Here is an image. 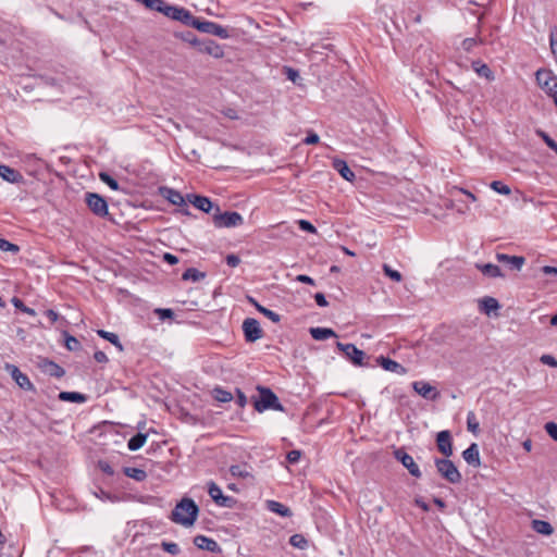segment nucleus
Wrapping results in <instances>:
<instances>
[{"mask_svg": "<svg viewBox=\"0 0 557 557\" xmlns=\"http://www.w3.org/2000/svg\"><path fill=\"white\" fill-rule=\"evenodd\" d=\"M189 201L197 209H199L203 212H207V213L211 212V210L213 209V203L211 202V200L203 196L193 195V196H190Z\"/></svg>", "mask_w": 557, "mask_h": 557, "instance_id": "4be33fe9", "label": "nucleus"}, {"mask_svg": "<svg viewBox=\"0 0 557 557\" xmlns=\"http://www.w3.org/2000/svg\"><path fill=\"white\" fill-rule=\"evenodd\" d=\"M97 334L103 339H107L111 344H113L120 351L123 350V345L121 344L119 336L115 333H111L104 330H98Z\"/></svg>", "mask_w": 557, "mask_h": 557, "instance_id": "2f4dec72", "label": "nucleus"}, {"mask_svg": "<svg viewBox=\"0 0 557 557\" xmlns=\"http://www.w3.org/2000/svg\"><path fill=\"white\" fill-rule=\"evenodd\" d=\"M65 346L71 351L78 350L81 348V343L74 336L67 335L65 337Z\"/></svg>", "mask_w": 557, "mask_h": 557, "instance_id": "3c124183", "label": "nucleus"}, {"mask_svg": "<svg viewBox=\"0 0 557 557\" xmlns=\"http://www.w3.org/2000/svg\"><path fill=\"white\" fill-rule=\"evenodd\" d=\"M156 313L160 317V319H170L174 314L171 309H156Z\"/></svg>", "mask_w": 557, "mask_h": 557, "instance_id": "bf43d9fd", "label": "nucleus"}, {"mask_svg": "<svg viewBox=\"0 0 557 557\" xmlns=\"http://www.w3.org/2000/svg\"><path fill=\"white\" fill-rule=\"evenodd\" d=\"M438 474L451 484L461 482V473L449 458H435L434 460Z\"/></svg>", "mask_w": 557, "mask_h": 557, "instance_id": "f03ea898", "label": "nucleus"}, {"mask_svg": "<svg viewBox=\"0 0 557 557\" xmlns=\"http://www.w3.org/2000/svg\"><path fill=\"white\" fill-rule=\"evenodd\" d=\"M542 271L546 275L557 276V268H555V267L545 265V267L542 268Z\"/></svg>", "mask_w": 557, "mask_h": 557, "instance_id": "69168bd1", "label": "nucleus"}, {"mask_svg": "<svg viewBox=\"0 0 557 557\" xmlns=\"http://www.w3.org/2000/svg\"><path fill=\"white\" fill-rule=\"evenodd\" d=\"M297 223L301 231L309 232V233L317 232V228L307 220H299Z\"/></svg>", "mask_w": 557, "mask_h": 557, "instance_id": "6e6d98bb", "label": "nucleus"}, {"mask_svg": "<svg viewBox=\"0 0 557 557\" xmlns=\"http://www.w3.org/2000/svg\"><path fill=\"white\" fill-rule=\"evenodd\" d=\"M0 250L16 253L18 252L20 248L15 244H12L7 239L0 238Z\"/></svg>", "mask_w": 557, "mask_h": 557, "instance_id": "09e8293b", "label": "nucleus"}, {"mask_svg": "<svg viewBox=\"0 0 557 557\" xmlns=\"http://www.w3.org/2000/svg\"><path fill=\"white\" fill-rule=\"evenodd\" d=\"M196 29L206 33L211 34L214 36H218L220 38L226 39L230 37L228 30L224 28L223 26L210 22V21H200L196 25Z\"/></svg>", "mask_w": 557, "mask_h": 557, "instance_id": "9b49d317", "label": "nucleus"}, {"mask_svg": "<svg viewBox=\"0 0 557 557\" xmlns=\"http://www.w3.org/2000/svg\"><path fill=\"white\" fill-rule=\"evenodd\" d=\"M249 301L256 307V309L262 313L264 317H267L268 319H270L272 322L274 323H277L280 322L281 320V317L280 314H277L276 312L261 306L260 304H258L255 299L250 298Z\"/></svg>", "mask_w": 557, "mask_h": 557, "instance_id": "bb28decb", "label": "nucleus"}, {"mask_svg": "<svg viewBox=\"0 0 557 557\" xmlns=\"http://www.w3.org/2000/svg\"><path fill=\"white\" fill-rule=\"evenodd\" d=\"M208 493L213 502L221 507L231 508L235 504V499L233 497L223 495L220 486L213 481L208 483Z\"/></svg>", "mask_w": 557, "mask_h": 557, "instance_id": "6e6552de", "label": "nucleus"}, {"mask_svg": "<svg viewBox=\"0 0 557 557\" xmlns=\"http://www.w3.org/2000/svg\"><path fill=\"white\" fill-rule=\"evenodd\" d=\"M536 135L543 139V141L557 153V143L549 137L547 133L542 129L536 131Z\"/></svg>", "mask_w": 557, "mask_h": 557, "instance_id": "c03bdc74", "label": "nucleus"}, {"mask_svg": "<svg viewBox=\"0 0 557 557\" xmlns=\"http://www.w3.org/2000/svg\"><path fill=\"white\" fill-rule=\"evenodd\" d=\"M163 260L165 262H168L169 264H171V265L176 264L178 262L177 257L172 255V253H164L163 255Z\"/></svg>", "mask_w": 557, "mask_h": 557, "instance_id": "e2e57ef3", "label": "nucleus"}, {"mask_svg": "<svg viewBox=\"0 0 557 557\" xmlns=\"http://www.w3.org/2000/svg\"><path fill=\"white\" fill-rule=\"evenodd\" d=\"M176 21L182 22L187 26H193L196 28L199 18L195 17L188 10L182 8L181 13L176 16Z\"/></svg>", "mask_w": 557, "mask_h": 557, "instance_id": "c85d7f7f", "label": "nucleus"}, {"mask_svg": "<svg viewBox=\"0 0 557 557\" xmlns=\"http://www.w3.org/2000/svg\"><path fill=\"white\" fill-rule=\"evenodd\" d=\"M319 136L315 133H309V135L304 139V144L306 145H314L319 143Z\"/></svg>", "mask_w": 557, "mask_h": 557, "instance_id": "052dcab7", "label": "nucleus"}, {"mask_svg": "<svg viewBox=\"0 0 557 557\" xmlns=\"http://www.w3.org/2000/svg\"><path fill=\"white\" fill-rule=\"evenodd\" d=\"M383 272L386 276H388L394 282H400L403 280V275L397 270L392 269L388 264H383Z\"/></svg>", "mask_w": 557, "mask_h": 557, "instance_id": "a19ab883", "label": "nucleus"}, {"mask_svg": "<svg viewBox=\"0 0 557 557\" xmlns=\"http://www.w3.org/2000/svg\"><path fill=\"white\" fill-rule=\"evenodd\" d=\"M249 469L250 468L246 463L233 465L230 467V473L234 478L248 479V478H252Z\"/></svg>", "mask_w": 557, "mask_h": 557, "instance_id": "393cba45", "label": "nucleus"}, {"mask_svg": "<svg viewBox=\"0 0 557 557\" xmlns=\"http://www.w3.org/2000/svg\"><path fill=\"white\" fill-rule=\"evenodd\" d=\"M301 457L300 450H290L287 453L286 459L289 463H296Z\"/></svg>", "mask_w": 557, "mask_h": 557, "instance_id": "4d7b16f0", "label": "nucleus"}, {"mask_svg": "<svg viewBox=\"0 0 557 557\" xmlns=\"http://www.w3.org/2000/svg\"><path fill=\"white\" fill-rule=\"evenodd\" d=\"M498 262L507 264L510 269L520 271L525 263V258L521 256H509L506 253L497 252L495 256Z\"/></svg>", "mask_w": 557, "mask_h": 557, "instance_id": "ddd939ff", "label": "nucleus"}, {"mask_svg": "<svg viewBox=\"0 0 557 557\" xmlns=\"http://www.w3.org/2000/svg\"><path fill=\"white\" fill-rule=\"evenodd\" d=\"M85 201L94 214L98 216H104L108 214V203L100 195L95 193H87L85 196Z\"/></svg>", "mask_w": 557, "mask_h": 557, "instance_id": "39448f33", "label": "nucleus"}, {"mask_svg": "<svg viewBox=\"0 0 557 557\" xmlns=\"http://www.w3.org/2000/svg\"><path fill=\"white\" fill-rule=\"evenodd\" d=\"M99 177L111 189H113V190H119L120 189L119 183L112 176H110L108 173L101 172L99 174Z\"/></svg>", "mask_w": 557, "mask_h": 557, "instance_id": "a18cd8bd", "label": "nucleus"}, {"mask_svg": "<svg viewBox=\"0 0 557 557\" xmlns=\"http://www.w3.org/2000/svg\"><path fill=\"white\" fill-rule=\"evenodd\" d=\"M161 546L166 553L171 555H178L181 552L178 545L174 542H162Z\"/></svg>", "mask_w": 557, "mask_h": 557, "instance_id": "8fccbe9b", "label": "nucleus"}, {"mask_svg": "<svg viewBox=\"0 0 557 557\" xmlns=\"http://www.w3.org/2000/svg\"><path fill=\"white\" fill-rule=\"evenodd\" d=\"M259 399L255 403V408L259 412L268 409L283 410L282 405L278 401L277 396L269 388L259 387Z\"/></svg>", "mask_w": 557, "mask_h": 557, "instance_id": "7ed1b4c3", "label": "nucleus"}, {"mask_svg": "<svg viewBox=\"0 0 557 557\" xmlns=\"http://www.w3.org/2000/svg\"><path fill=\"white\" fill-rule=\"evenodd\" d=\"M290 545L297 548H305L307 546V540L301 534H294L289 539Z\"/></svg>", "mask_w": 557, "mask_h": 557, "instance_id": "49530a36", "label": "nucleus"}, {"mask_svg": "<svg viewBox=\"0 0 557 557\" xmlns=\"http://www.w3.org/2000/svg\"><path fill=\"white\" fill-rule=\"evenodd\" d=\"M45 313H46L47 318L51 321V323L57 322L59 314L54 310L49 309Z\"/></svg>", "mask_w": 557, "mask_h": 557, "instance_id": "338daca9", "label": "nucleus"}, {"mask_svg": "<svg viewBox=\"0 0 557 557\" xmlns=\"http://www.w3.org/2000/svg\"><path fill=\"white\" fill-rule=\"evenodd\" d=\"M498 308H499V304H498L497 299H495L493 297H484L481 300V309L485 313H490L494 310H497Z\"/></svg>", "mask_w": 557, "mask_h": 557, "instance_id": "72a5a7b5", "label": "nucleus"}, {"mask_svg": "<svg viewBox=\"0 0 557 557\" xmlns=\"http://www.w3.org/2000/svg\"><path fill=\"white\" fill-rule=\"evenodd\" d=\"M475 268L479 271H481L484 276H487V277H491V278H496V277H503L504 276L500 268L498 265H496V264H493V263H485V264L476 263Z\"/></svg>", "mask_w": 557, "mask_h": 557, "instance_id": "a211bd4d", "label": "nucleus"}, {"mask_svg": "<svg viewBox=\"0 0 557 557\" xmlns=\"http://www.w3.org/2000/svg\"><path fill=\"white\" fill-rule=\"evenodd\" d=\"M472 66L479 75L484 76L486 78L492 77V71L490 70V67L486 64H483V63L476 61V62L472 63Z\"/></svg>", "mask_w": 557, "mask_h": 557, "instance_id": "e433bc0d", "label": "nucleus"}, {"mask_svg": "<svg viewBox=\"0 0 557 557\" xmlns=\"http://www.w3.org/2000/svg\"><path fill=\"white\" fill-rule=\"evenodd\" d=\"M550 81V85L544 87V90L554 99V102L557 103V77H548Z\"/></svg>", "mask_w": 557, "mask_h": 557, "instance_id": "79ce46f5", "label": "nucleus"}, {"mask_svg": "<svg viewBox=\"0 0 557 557\" xmlns=\"http://www.w3.org/2000/svg\"><path fill=\"white\" fill-rule=\"evenodd\" d=\"M225 260H226L227 265H230L232 268H235L240 263L239 257L236 255H233V253L227 255Z\"/></svg>", "mask_w": 557, "mask_h": 557, "instance_id": "13d9d810", "label": "nucleus"}, {"mask_svg": "<svg viewBox=\"0 0 557 557\" xmlns=\"http://www.w3.org/2000/svg\"><path fill=\"white\" fill-rule=\"evenodd\" d=\"M94 358L99 363H104V362L108 361L107 355L103 351H100V350L95 352Z\"/></svg>", "mask_w": 557, "mask_h": 557, "instance_id": "680f3d73", "label": "nucleus"}, {"mask_svg": "<svg viewBox=\"0 0 557 557\" xmlns=\"http://www.w3.org/2000/svg\"><path fill=\"white\" fill-rule=\"evenodd\" d=\"M377 364H380L385 371L394 372L399 375H405L407 373V369L398 363L395 360H392L387 357L380 356L376 358Z\"/></svg>", "mask_w": 557, "mask_h": 557, "instance_id": "4468645a", "label": "nucleus"}, {"mask_svg": "<svg viewBox=\"0 0 557 557\" xmlns=\"http://www.w3.org/2000/svg\"><path fill=\"white\" fill-rule=\"evenodd\" d=\"M243 332L245 339L248 343H255L263 336V331L260 327V323L253 318H247L244 320Z\"/></svg>", "mask_w": 557, "mask_h": 557, "instance_id": "423d86ee", "label": "nucleus"}, {"mask_svg": "<svg viewBox=\"0 0 557 557\" xmlns=\"http://www.w3.org/2000/svg\"><path fill=\"white\" fill-rule=\"evenodd\" d=\"M198 515V507L193 499L183 498L173 509L171 519L177 524L190 527Z\"/></svg>", "mask_w": 557, "mask_h": 557, "instance_id": "f257e3e1", "label": "nucleus"}, {"mask_svg": "<svg viewBox=\"0 0 557 557\" xmlns=\"http://www.w3.org/2000/svg\"><path fill=\"white\" fill-rule=\"evenodd\" d=\"M465 461L473 467H480V450L475 443H472L467 449L462 451Z\"/></svg>", "mask_w": 557, "mask_h": 557, "instance_id": "dca6fc26", "label": "nucleus"}, {"mask_svg": "<svg viewBox=\"0 0 557 557\" xmlns=\"http://www.w3.org/2000/svg\"><path fill=\"white\" fill-rule=\"evenodd\" d=\"M161 195L169 200L172 205L182 206L185 203L182 194L175 189L163 187L160 189Z\"/></svg>", "mask_w": 557, "mask_h": 557, "instance_id": "aec40b11", "label": "nucleus"}, {"mask_svg": "<svg viewBox=\"0 0 557 557\" xmlns=\"http://www.w3.org/2000/svg\"><path fill=\"white\" fill-rule=\"evenodd\" d=\"M544 429L545 431L547 432V434L554 440L557 442V423L555 422H547L545 425H544Z\"/></svg>", "mask_w": 557, "mask_h": 557, "instance_id": "864d4df0", "label": "nucleus"}, {"mask_svg": "<svg viewBox=\"0 0 557 557\" xmlns=\"http://www.w3.org/2000/svg\"><path fill=\"white\" fill-rule=\"evenodd\" d=\"M12 304H13V306L16 309L21 310L22 312L27 313V314H29L32 317L36 315L35 310L29 308V307H27V306H25L24 302L20 298L13 297L12 298Z\"/></svg>", "mask_w": 557, "mask_h": 557, "instance_id": "37998d69", "label": "nucleus"}, {"mask_svg": "<svg viewBox=\"0 0 557 557\" xmlns=\"http://www.w3.org/2000/svg\"><path fill=\"white\" fill-rule=\"evenodd\" d=\"M479 422L476 420V417L474 412L469 411L467 414V428L468 431H470L473 434H476L479 432Z\"/></svg>", "mask_w": 557, "mask_h": 557, "instance_id": "f704fd0d", "label": "nucleus"}, {"mask_svg": "<svg viewBox=\"0 0 557 557\" xmlns=\"http://www.w3.org/2000/svg\"><path fill=\"white\" fill-rule=\"evenodd\" d=\"M267 508L270 511L275 512L282 517H290L292 516V511L288 507H286L282 503L275 502V500H269L267 503Z\"/></svg>", "mask_w": 557, "mask_h": 557, "instance_id": "a878e982", "label": "nucleus"}, {"mask_svg": "<svg viewBox=\"0 0 557 557\" xmlns=\"http://www.w3.org/2000/svg\"><path fill=\"white\" fill-rule=\"evenodd\" d=\"M370 357L364 351L350 344V362L359 367H370Z\"/></svg>", "mask_w": 557, "mask_h": 557, "instance_id": "f3484780", "label": "nucleus"}, {"mask_svg": "<svg viewBox=\"0 0 557 557\" xmlns=\"http://www.w3.org/2000/svg\"><path fill=\"white\" fill-rule=\"evenodd\" d=\"M147 441V435L144 433H137L132 438H129L127 443V447L129 450L135 451L144 446Z\"/></svg>", "mask_w": 557, "mask_h": 557, "instance_id": "c756f323", "label": "nucleus"}, {"mask_svg": "<svg viewBox=\"0 0 557 557\" xmlns=\"http://www.w3.org/2000/svg\"><path fill=\"white\" fill-rule=\"evenodd\" d=\"M531 525L536 533L542 535L549 536L554 532L552 524L545 520L534 519L532 520Z\"/></svg>", "mask_w": 557, "mask_h": 557, "instance_id": "b1692460", "label": "nucleus"}, {"mask_svg": "<svg viewBox=\"0 0 557 557\" xmlns=\"http://www.w3.org/2000/svg\"><path fill=\"white\" fill-rule=\"evenodd\" d=\"M310 334L317 341H324L329 337L335 336L334 331L326 327H311Z\"/></svg>", "mask_w": 557, "mask_h": 557, "instance_id": "cd10ccee", "label": "nucleus"}, {"mask_svg": "<svg viewBox=\"0 0 557 557\" xmlns=\"http://www.w3.org/2000/svg\"><path fill=\"white\" fill-rule=\"evenodd\" d=\"M436 446L438 451L446 458L453 456V438L448 430H444L436 435Z\"/></svg>", "mask_w": 557, "mask_h": 557, "instance_id": "9d476101", "label": "nucleus"}, {"mask_svg": "<svg viewBox=\"0 0 557 557\" xmlns=\"http://www.w3.org/2000/svg\"><path fill=\"white\" fill-rule=\"evenodd\" d=\"M412 388L416 393L425 399L434 400L438 397L436 388L428 382L416 381L412 383Z\"/></svg>", "mask_w": 557, "mask_h": 557, "instance_id": "f8f14e48", "label": "nucleus"}, {"mask_svg": "<svg viewBox=\"0 0 557 557\" xmlns=\"http://www.w3.org/2000/svg\"><path fill=\"white\" fill-rule=\"evenodd\" d=\"M314 299H315L317 304H318L320 307H325V306H327V301H326L325 296H324L323 294H321V293H317V294L314 295Z\"/></svg>", "mask_w": 557, "mask_h": 557, "instance_id": "0e129e2a", "label": "nucleus"}, {"mask_svg": "<svg viewBox=\"0 0 557 557\" xmlns=\"http://www.w3.org/2000/svg\"><path fill=\"white\" fill-rule=\"evenodd\" d=\"M200 51H203L214 58H222L223 57V49L220 45H218L213 40H206L200 44Z\"/></svg>", "mask_w": 557, "mask_h": 557, "instance_id": "412c9836", "label": "nucleus"}, {"mask_svg": "<svg viewBox=\"0 0 557 557\" xmlns=\"http://www.w3.org/2000/svg\"><path fill=\"white\" fill-rule=\"evenodd\" d=\"M181 10H182V8L170 5L169 3L165 2L162 13L165 16L176 21L177 20L176 16L181 13Z\"/></svg>", "mask_w": 557, "mask_h": 557, "instance_id": "ea45409f", "label": "nucleus"}, {"mask_svg": "<svg viewBox=\"0 0 557 557\" xmlns=\"http://www.w3.org/2000/svg\"><path fill=\"white\" fill-rule=\"evenodd\" d=\"M540 361L552 368H557V359L552 355H542Z\"/></svg>", "mask_w": 557, "mask_h": 557, "instance_id": "5fc2aeb1", "label": "nucleus"}, {"mask_svg": "<svg viewBox=\"0 0 557 557\" xmlns=\"http://www.w3.org/2000/svg\"><path fill=\"white\" fill-rule=\"evenodd\" d=\"M39 367L42 369L44 372L48 373L51 376L61 377L64 375V370L59 364L51 360H41Z\"/></svg>", "mask_w": 557, "mask_h": 557, "instance_id": "6ab92c4d", "label": "nucleus"}, {"mask_svg": "<svg viewBox=\"0 0 557 557\" xmlns=\"http://www.w3.org/2000/svg\"><path fill=\"white\" fill-rule=\"evenodd\" d=\"M4 369L11 374L15 383L24 391H35L34 384L28 376L20 371V369L11 363H5Z\"/></svg>", "mask_w": 557, "mask_h": 557, "instance_id": "1a4fd4ad", "label": "nucleus"}, {"mask_svg": "<svg viewBox=\"0 0 557 557\" xmlns=\"http://www.w3.org/2000/svg\"><path fill=\"white\" fill-rule=\"evenodd\" d=\"M335 169L339 172V174L348 181V164L345 161H335Z\"/></svg>", "mask_w": 557, "mask_h": 557, "instance_id": "603ef678", "label": "nucleus"}, {"mask_svg": "<svg viewBox=\"0 0 557 557\" xmlns=\"http://www.w3.org/2000/svg\"><path fill=\"white\" fill-rule=\"evenodd\" d=\"M194 544L198 548L205 549V550H208L211 553H220L221 552V547L219 546V544L213 539L207 537L205 535L195 536Z\"/></svg>", "mask_w": 557, "mask_h": 557, "instance_id": "2eb2a0df", "label": "nucleus"}, {"mask_svg": "<svg viewBox=\"0 0 557 557\" xmlns=\"http://www.w3.org/2000/svg\"><path fill=\"white\" fill-rule=\"evenodd\" d=\"M490 186L494 191L502 194V195L507 196V195H510V193H511L510 187L500 181H493Z\"/></svg>", "mask_w": 557, "mask_h": 557, "instance_id": "4c0bfd02", "label": "nucleus"}, {"mask_svg": "<svg viewBox=\"0 0 557 557\" xmlns=\"http://www.w3.org/2000/svg\"><path fill=\"white\" fill-rule=\"evenodd\" d=\"M59 399L63 401L84 403L86 400V396L76 392H61L59 394Z\"/></svg>", "mask_w": 557, "mask_h": 557, "instance_id": "7c9ffc66", "label": "nucleus"}, {"mask_svg": "<svg viewBox=\"0 0 557 557\" xmlns=\"http://www.w3.org/2000/svg\"><path fill=\"white\" fill-rule=\"evenodd\" d=\"M394 456H395L396 460H398L409 471V473L412 476H414L417 479L421 478L422 473L420 471L419 466L416 463L414 459L412 458V456L407 454L403 448L396 449L394 451Z\"/></svg>", "mask_w": 557, "mask_h": 557, "instance_id": "0eeeda50", "label": "nucleus"}, {"mask_svg": "<svg viewBox=\"0 0 557 557\" xmlns=\"http://www.w3.org/2000/svg\"><path fill=\"white\" fill-rule=\"evenodd\" d=\"M550 49H552L553 54L557 57V35L550 36Z\"/></svg>", "mask_w": 557, "mask_h": 557, "instance_id": "774afa93", "label": "nucleus"}, {"mask_svg": "<svg viewBox=\"0 0 557 557\" xmlns=\"http://www.w3.org/2000/svg\"><path fill=\"white\" fill-rule=\"evenodd\" d=\"M124 473L126 476L132 478L138 482H141L147 478L146 471L139 468H125Z\"/></svg>", "mask_w": 557, "mask_h": 557, "instance_id": "473e14b6", "label": "nucleus"}, {"mask_svg": "<svg viewBox=\"0 0 557 557\" xmlns=\"http://www.w3.org/2000/svg\"><path fill=\"white\" fill-rule=\"evenodd\" d=\"M203 277H205V274L199 272L195 268H189L183 273V280H186V281L191 280L194 282H197Z\"/></svg>", "mask_w": 557, "mask_h": 557, "instance_id": "c9c22d12", "label": "nucleus"}, {"mask_svg": "<svg viewBox=\"0 0 557 557\" xmlns=\"http://www.w3.org/2000/svg\"><path fill=\"white\" fill-rule=\"evenodd\" d=\"M548 77H554V75L547 71H537L536 72V81L543 89L547 85H550V81L548 79Z\"/></svg>", "mask_w": 557, "mask_h": 557, "instance_id": "58836bf2", "label": "nucleus"}, {"mask_svg": "<svg viewBox=\"0 0 557 557\" xmlns=\"http://www.w3.org/2000/svg\"><path fill=\"white\" fill-rule=\"evenodd\" d=\"M213 223L216 227H235L242 225L244 220L238 212H221L219 207H215L212 214Z\"/></svg>", "mask_w": 557, "mask_h": 557, "instance_id": "20e7f679", "label": "nucleus"}, {"mask_svg": "<svg viewBox=\"0 0 557 557\" xmlns=\"http://www.w3.org/2000/svg\"><path fill=\"white\" fill-rule=\"evenodd\" d=\"M214 393V398L218 400V401H221V403H227V401H231L233 396L230 392H226L224 389H221V388H215L213 391Z\"/></svg>", "mask_w": 557, "mask_h": 557, "instance_id": "de8ad7c7", "label": "nucleus"}, {"mask_svg": "<svg viewBox=\"0 0 557 557\" xmlns=\"http://www.w3.org/2000/svg\"><path fill=\"white\" fill-rule=\"evenodd\" d=\"M0 176L9 183H18L23 178L20 172L8 165H0Z\"/></svg>", "mask_w": 557, "mask_h": 557, "instance_id": "5701e85b", "label": "nucleus"}]
</instances>
